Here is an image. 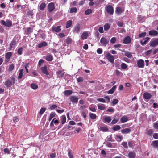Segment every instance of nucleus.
I'll return each instance as SVG.
<instances>
[{
    "instance_id": "f257e3e1",
    "label": "nucleus",
    "mask_w": 158,
    "mask_h": 158,
    "mask_svg": "<svg viewBox=\"0 0 158 158\" xmlns=\"http://www.w3.org/2000/svg\"><path fill=\"white\" fill-rule=\"evenodd\" d=\"M11 79L12 81L7 79L5 82L4 85L7 87H10L12 85V83L13 84H14L15 83V79L14 77H12Z\"/></svg>"
},
{
    "instance_id": "f03ea898",
    "label": "nucleus",
    "mask_w": 158,
    "mask_h": 158,
    "mask_svg": "<svg viewBox=\"0 0 158 158\" xmlns=\"http://www.w3.org/2000/svg\"><path fill=\"white\" fill-rule=\"evenodd\" d=\"M0 23L4 26L9 27L12 26V22L9 20H7L6 21L2 20L1 21Z\"/></svg>"
},
{
    "instance_id": "7ed1b4c3",
    "label": "nucleus",
    "mask_w": 158,
    "mask_h": 158,
    "mask_svg": "<svg viewBox=\"0 0 158 158\" xmlns=\"http://www.w3.org/2000/svg\"><path fill=\"white\" fill-rule=\"evenodd\" d=\"M81 26L80 24L77 23L74 27L73 31L75 33H79L81 30Z\"/></svg>"
},
{
    "instance_id": "20e7f679",
    "label": "nucleus",
    "mask_w": 158,
    "mask_h": 158,
    "mask_svg": "<svg viewBox=\"0 0 158 158\" xmlns=\"http://www.w3.org/2000/svg\"><path fill=\"white\" fill-rule=\"evenodd\" d=\"M150 46L155 47L158 45V38H156L150 41Z\"/></svg>"
},
{
    "instance_id": "39448f33",
    "label": "nucleus",
    "mask_w": 158,
    "mask_h": 158,
    "mask_svg": "<svg viewBox=\"0 0 158 158\" xmlns=\"http://www.w3.org/2000/svg\"><path fill=\"white\" fill-rule=\"evenodd\" d=\"M107 12L110 15H112L114 13L113 7L110 5H109L106 7Z\"/></svg>"
},
{
    "instance_id": "423d86ee",
    "label": "nucleus",
    "mask_w": 158,
    "mask_h": 158,
    "mask_svg": "<svg viewBox=\"0 0 158 158\" xmlns=\"http://www.w3.org/2000/svg\"><path fill=\"white\" fill-rule=\"evenodd\" d=\"M109 40L106 39V38L102 37L101 38L100 42L102 44L103 46H106L108 43Z\"/></svg>"
},
{
    "instance_id": "0eeeda50",
    "label": "nucleus",
    "mask_w": 158,
    "mask_h": 158,
    "mask_svg": "<svg viewBox=\"0 0 158 158\" xmlns=\"http://www.w3.org/2000/svg\"><path fill=\"white\" fill-rule=\"evenodd\" d=\"M48 7L49 12L50 13L55 9V5L53 2L50 3L48 5Z\"/></svg>"
},
{
    "instance_id": "6e6552de",
    "label": "nucleus",
    "mask_w": 158,
    "mask_h": 158,
    "mask_svg": "<svg viewBox=\"0 0 158 158\" xmlns=\"http://www.w3.org/2000/svg\"><path fill=\"white\" fill-rule=\"evenodd\" d=\"M137 65L139 68H143L144 67V63L143 60L140 59L137 62Z\"/></svg>"
},
{
    "instance_id": "1a4fd4ad",
    "label": "nucleus",
    "mask_w": 158,
    "mask_h": 158,
    "mask_svg": "<svg viewBox=\"0 0 158 158\" xmlns=\"http://www.w3.org/2000/svg\"><path fill=\"white\" fill-rule=\"evenodd\" d=\"M106 58L110 62L113 63L114 61V58L111 54L108 53L106 54Z\"/></svg>"
},
{
    "instance_id": "9d476101",
    "label": "nucleus",
    "mask_w": 158,
    "mask_h": 158,
    "mask_svg": "<svg viewBox=\"0 0 158 158\" xmlns=\"http://www.w3.org/2000/svg\"><path fill=\"white\" fill-rule=\"evenodd\" d=\"M40 69L44 74L47 75H49V73L47 70V67L46 65L41 67Z\"/></svg>"
},
{
    "instance_id": "9b49d317",
    "label": "nucleus",
    "mask_w": 158,
    "mask_h": 158,
    "mask_svg": "<svg viewBox=\"0 0 158 158\" xmlns=\"http://www.w3.org/2000/svg\"><path fill=\"white\" fill-rule=\"evenodd\" d=\"M143 97L144 99H149L151 98L152 95L149 93L145 92L143 94Z\"/></svg>"
},
{
    "instance_id": "f8f14e48",
    "label": "nucleus",
    "mask_w": 158,
    "mask_h": 158,
    "mask_svg": "<svg viewBox=\"0 0 158 158\" xmlns=\"http://www.w3.org/2000/svg\"><path fill=\"white\" fill-rule=\"evenodd\" d=\"M131 131V129L129 128H127L121 131V133L123 134H127Z\"/></svg>"
},
{
    "instance_id": "ddd939ff",
    "label": "nucleus",
    "mask_w": 158,
    "mask_h": 158,
    "mask_svg": "<svg viewBox=\"0 0 158 158\" xmlns=\"http://www.w3.org/2000/svg\"><path fill=\"white\" fill-rule=\"evenodd\" d=\"M124 11V9L120 7H117L116 8L115 12L118 15L120 14Z\"/></svg>"
},
{
    "instance_id": "4468645a",
    "label": "nucleus",
    "mask_w": 158,
    "mask_h": 158,
    "mask_svg": "<svg viewBox=\"0 0 158 158\" xmlns=\"http://www.w3.org/2000/svg\"><path fill=\"white\" fill-rule=\"evenodd\" d=\"M70 101L72 103H77L78 100L77 97L75 96H71L70 98Z\"/></svg>"
},
{
    "instance_id": "2eb2a0df",
    "label": "nucleus",
    "mask_w": 158,
    "mask_h": 158,
    "mask_svg": "<svg viewBox=\"0 0 158 158\" xmlns=\"http://www.w3.org/2000/svg\"><path fill=\"white\" fill-rule=\"evenodd\" d=\"M52 30L53 31H55L56 32H60L61 30L60 26H58L57 27H52Z\"/></svg>"
},
{
    "instance_id": "dca6fc26",
    "label": "nucleus",
    "mask_w": 158,
    "mask_h": 158,
    "mask_svg": "<svg viewBox=\"0 0 158 158\" xmlns=\"http://www.w3.org/2000/svg\"><path fill=\"white\" fill-rule=\"evenodd\" d=\"M88 36V33L87 31L84 32L81 35V38L82 40H84L86 39Z\"/></svg>"
},
{
    "instance_id": "f3484780",
    "label": "nucleus",
    "mask_w": 158,
    "mask_h": 158,
    "mask_svg": "<svg viewBox=\"0 0 158 158\" xmlns=\"http://www.w3.org/2000/svg\"><path fill=\"white\" fill-rule=\"evenodd\" d=\"M123 42L124 43L130 44L131 42V39L130 37L129 36H127L124 39Z\"/></svg>"
},
{
    "instance_id": "a211bd4d",
    "label": "nucleus",
    "mask_w": 158,
    "mask_h": 158,
    "mask_svg": "<svg viewBox=\"0 0 158 158\" xmlns=\"http://www.w3.org/2000/svg\"><path fill=\"white\" fill-rule=\"evenodd\" d=\"M44 59L48 61H51L53 60V56L51 55H49L45 56Z\"/></svg>"
},
{
    "instance_id": "6ab92c4d",
    "label": "nucleus",
    "mask_w": 158,
    "mask_h": 158,
    "mask_svg": "<svg viewBox=\"0 0 158 158\" xmlns=\"http://www.w3.org/2000/svg\"><path fill=\"white\" fill-rule=\"evenodd\" d=\"M158 34V32L154 30H152L150 31L149 32V34L151 36H155Z\"/></svg>"
},
{
    "instance_id": "aec40b11",
    "label": "nucleus",
    "mask_w": 158,
    "mask_h": 158,
    "mask_svg": "<svg viewBox=\"0 0 158 158\" xmlns=\"http://www.w3.org/2000/svg\"><path fill=\"white\" fill-rule=\"evenodd\" d=\"M46 7V4L44 2L41 3L39 7V9L41 11L43 10Z\"/></svg>"
},
{
    "instance_id": "412c9836",
    "label": "nucleus",
    "mask_w": 158,
    "mask_h": 158,
    "mask_svg": "<svg viewBox=\"0 0 158 158\" xmlns=\"http://www.w3.org/2000/svg\"><path fill=\"white\" fill-rule=\"evenodd\" d=\"M97 106L98 109L100 110H104L106 108L105 105L104 104H97Z\"/></svg>"
},
{
    "instance_id": "4be33fe9",
    "label": "nucleus",
    "mask_w": 158,
    "mask_h": 158,
    "mask_svg": "<svg viewBox=\"0 0 158 158\" xmlns=\"http://www.w3.org/2000/svg\"><path fill=\"white\" fill-rule=\"evenodd\" d=\"M128 120V118L126 116L124 115L122 116L120 119V121L122 123H124L127 122Z\"/></svg>"
},
{
    "instance_id": "5701e85b",
    "label": "nucleus",
    "mask_w": 158,
    "mask_h": 158,
    "mask_svg": "<svg viewBox=\"0 0 158 158\" xmlns=\"http://www.w3.org/2000/svg\"><path fill=\"white\" fill-rule=\"evenodd\" d=\"M47 42L45 41H43L39 44L38 45V47L39 48H41L43 47H45L47 45Z\"/></svg>"
},
{
    "instance_id": "b1692460",
    "label": "nucleus",
    "mask_w": 158,
    "mask_h": 158,
    "mask_svg": "<svg viewBox=\"0 0 158 158\" xmlns=\"http://www.w3.org/2000/svg\"><path fill=\"white\" fill-rule=\"evenodd\" d=\"M66 117L65 115H62L60 117V121L62 124H64L66 121Z\"/></svg>"
},
{
    "instance_id": "393cba45",
    "label": "nucleus",
    "mask_w": 158,
    "mask_h": 158,
    "mask_svg": "<svg viewBox=\"0 0 158 158\" xmlns=\"http://www.w3.org/2000/svg\"><path fill=\"white\" fill-rule=\"evenodd\" d=\"M104 120L105 122L110 123L111 120V119L110 116H106L104 118Z\"/></svg>"
},
{
    "instance_id": "a878e982",
    "label": "nucleus",
    "mask_w": 158,
    "mask_h": 158,
    "mask_svg": "<svg viewBox=\"0 0 158 158\" xmlns=\"http://www.w3.org/2000/svg\"><path fill=\"white\" fill-rule=\"evenodd\" d=\"M116 88V86H114L110 89L108 91V93L110 94H113Z\"/></svg>"
},
{
    "instance_id": "bb28decb",
    "label": "nucleus",
    "mask_w": 158,
    "mask_h": 158,
    "mask_svg": "<svg viewBox=\"0 0 158 158\" xmlns=\"http://www.w3.org/2000/svg\"><path fill=\"white\" fill-rule=\"evenodd\" d=\"M128 156L129 158H135V154L134 152H131L128 153Z\"/></svg>"
},
{
    "instance_id": "cd10ccee",
    "label": "nucleus",
    "mask_w": 158,
    "mask_h": 158,
    "mask_svg": "<svg viewBox=\"0 0 158 158\" xmlns=\"http://www.w3.org/2000/svg\"><path fill=\"white\" fill-rule=\"evenodd\" d=\"M72 23V21L71 20H69L66 22V28H68L71 27Z\"/></svg>"
},
{
    "instance_id": "c85d7f7f",
    "label": "nucleus",
    "mask_w": 158,
    "mask_h": 158,
    "mask_svg": "<svg viewBox=\"0 0 158 158\" xmlns=\"http://www.w3.org/2000/svg\"><path fill=\"white\" fill-rule=\"evenodd\" d=\"M100 129L104 132L108 131L109 130L108 128L106 126L101 127L100 128Z\"/></svg>"
},
{
    "instance_id": "c756f323",
    "label": "nucleus",
    "mask_w": 158,
    "mask_h": 158,
    "mask_svg": "<svg viewBox=\"0 0 158 158\" xmlns=\"http://www.w3.org/2000/svg\"><path fill=\"white\" fill-rule=\"evenodd\" d=\"M12 52H9L6 53L5 55L6 58L8 59H10L12 55Z\"/></svg>"
},
{
    "instance_id": "7c9ffc66",
    "label": "nucleus",
    "mask_w": 158,
    "mask_h": 158,
    "mask_svg": "<svg viewBox=\"0 0 158 158\" xmlns=\"http://www.w3.org/2000/svg\"><path fill=\"white\" fill-rule=\"evenodd\" d=\"M72 93V91L69 90H65L64 92V94L66 96L70 95Z\"/></svg>"
},
{
    "instance_id": "2f4dec72",
    "label": "nucleus",
    "mask_w": 158,
    "mask_h": 158,
    "mask_svg": "<svg viewBox=\"0 0 158 158\" xmlns=\"http://www.w3.org/2000/svg\"><path fill=\"white\" fill-rule=\"evenodd\" d=\"M149 39L150 38L148 37H147L145 38V39H143L144 40L143 41V40H141L140 41V43L142 45H143L145 44L148 41V40H149Z\"/></svg>"
},
{
    "instance_id": "473e14b6",
    "label": "nucleus",
    "mask_w": 158,
    "mask_h": 158,
    "mask_svg": "<svg viewBox=\"0 0 158 158\" xmlns=\"http://www.w3.org/2000/svg\"><path fill=\"white\" fill-rule=\"evenodd\" d=\"M23 70L22 69H21L19 70V76L18 77V79H20L22 78L23 75Z\"/></svg>"
},
{
    "instance_id": "72a5a7b5",
    "label": "nucleus",
    "mask_w": 158,
    "mask_h": 158,
    "mask_svg": "<svg viewBox=\"0 0 158 158\" xmlns=\"http://www.w3.org/2000/svg\"><path fill=\"white\" fill-rule=\"evenodd\" d=\"M33 31V29L31 27H29L27 28L26 31V34H29Z\"/></svg>"
},
{
    "instance_id": "f704fd0d",
    "label": "nucleus",
    "mask_w": 158,
    "mask_h": 158,
    "mask_svg": "<svg viewBox=\"0 0 158 158\" xmlns=\"http://www.w3.org/2000/svg\"><path fill=\"white\" fill-rule=\"evenodd\" d=\"M121 129V127L119 125H116L112 127V129L114 131H116Z\"/></svg>"
},
{
    "instance_id": "c9c22d12",
    "label": "nucleus",
    "mask_w": 158,
    "mask_h": 158,
    "mask_svg": "<svg viewBox=\"0 0 158 158\" xmlns=\"http://www.w3.org/2000/svg\"><path fill=\"white\" fill-rule=\"evenodd\" d=\"M77 11V9L76 7H72L70 8V13H76Z\"/></svg>"
},
{
    "instance_id": "e433bc0d",
    "label": "nucleus",
    "mask_w": 158,
    "mask_h": 158,
    "mask_svg": "<svg viewBox=\"0 0 158 158\" xmlns=\"http://www.w3.org/2000/svg\"><path fill=\"white\" fill-rule=\"evenodd\" d=\"M89 116L90 118L92 119H94L96 118L97 116L96 115L92 113H89Z\"/></svg>"
},
{
    "instance_id": "4c0bfd02",
    "label": "nucleus",
    "mask_w": 158,
    "mask_h": 158,
    "mask_svg": "<svg viewBox=\"0 0 158 158\" xmlns=\"http://www.w3.org/2000/svg\"><path fill=\"white\" fill-rule=\"evenodd\" d=\"M68 156L69 158H74L73 155L71 150H68Z\"/></svg>"
},
{
    "instance_id": "58836bf2",
    "label": "nucleus",
    "mask_w": 158,
    "mask_h": 158,
    "mask_svg": "<svg viewBox=\"0 0 158 158\" xmlns=\"http://www.w3.org/2000/svg\"><path fill=\"white\" fill-rule=\"evenodd\" d=\"M118 102V100L117 99H114L111 102V105L112 106H114Z\"/></svg>"
},
{
    "instance_id": "ea45409f",
    "label": "nucleus",
    "mask_w": 158,
    "mask_h": 158,
    "mask_svg": "<svg viewBox=\"0 0 158 158\" xmlns=\"http://www.w3.org/2000/svg\"><path fill=\"white\" fill-rule=\"evenodd\" d=\"M104 28L105 31H107L110 28V25L109 24H106L104 26Z\"/></svg>"
},
{
    "instance_id": "a19ab883",
    "label": "nucleus",
    "mask_w": 158,
    "mask_h": 158,
    "mask_svg": "<svg viewBox=\"0 0 158 158\" xmlns=\"http://www.w3.org/2000/svg\"><path fill=\"white\" fill-rule=\"evenodd\" d=\"M31 87L33 89H36L38 88V86L37 85L34 83L31 84Z\"/></svg>"
},
{
    "instance_id": "79ce46f5",
    "label": "nucleus",
    "mask_w": 158,
    "mask_h": 158,
    "mask_svg": "<svg viewBox=\"0 0 158 158\" xmlns=\"http://www.w3.org/2000/svg\"><path fill=\"white\" fill-rule=\"evenodd\" d=\"M152 145L155 148H158V140L153 141L152 143Z\"/></svg>"
},
{
    "instance_id": "37998d69",
    "label": "nucleus",
    "mask_w": 158,
    "mask_h": 158,
    "mask_svg": "<svg viewBox=\"0 0 158 158\" xmlns=\"http://www.w3.org/2000/svg\"><path fill=\"white\" fill-rule=\"evenodd\" d=\"M92 12V10L90 9H88L86 10L85 11V14L86 15H89L91 14Z\"/></svg>"
},
{
    "instance_id": "c03bdc74",
    "label": "nucleus",
    "mask_w": 158,
    "mask_h": 158,
    "mask_svg": "<svg viewBox=\"0 0 158 158\" xmlns=\"http://www.w3.org/2000/svg\"><path fill=\"white\" fill-rule=\"evenodd\" d=\"M46 110V108H42L39 112V114L40 115L42 114Z\"/></svg>"
},
{
    "instance_id": "a18cd8bd",
    "label": "nucleus",
    "mask_w": 158,
    "mask_h": 158,
    "mask_svg": "<svg viewBox=\"0 0 158 158\" xmlns=\"http://www.w3.org/2000/svg\"><path fill=\"white\" fill-rule=\"evenodd\" d=\"M66 43L67 44H71L72 43V39L69 38H68L66 40Z\"/></svg>"
},
{
    "instance_id": "49530a36",
    "label": "nucleus",
    "mask_w": 158,
    "mask_h": 158,
    "mask_svg": "<svg viewBox=\"0 0 158 158\" xmlns=\"http://www.w3.org/2000/svg\"><path fill=\"white\" fill-rule=\"evenodd\" d=\"M116 138L117 139V141L118 142H120L123 139V137L122 136H120L118 135L116 136Z\"/></svg>"
},
{
    "instance_id": "de8ad7c7",
    "label": "nucleus",
    "mask_w": 158,
    "mask_h": 158,
    "mask_svg": "<svg viewBox=\"0 0 158 158\" xmlns=\"http://www.w3.org/2000/svg\"><path fill=\"white\" fill-rule=\"evenodd\" d=\"M23 49L22 47H20L18 49L17 52L19 55L22 54Z\"/></svg>"
},
{
    "instance_id": "09e8293b",
    "label": "nucleus",
    "mask_w": 158,
    "mask_h": 158,
    "mask_svg": "<svg viewBox=\"0 0 158 158\" xmlns=\"http://www.w3.org/2000/svg\"><path fill=\"white\" fill-rule=\"evenodd\" d=\"M44 62V60L43 59H40L38 63V66H41Z\"/></svg>"
},
{
    "instance_id": "8fccbe9b",
    "label": "nucleus",
    "mask_w": 158,
    "mask_h": 158,
    "mask_svg": "<svg viewBox=\"0 0 158 158\" xmlns=\"http://www.w3.org/2000/svg\"><path fill=\"white\" fill-rule=\"evenodd\" d=\"M14 66L13 64H12L9 66L8 70L10 71H12L14 69Z\"/></svg>"
},
{
    "instance_id": "3c124183",
    "label": "nucleus",
    "mask_w": 158,
    "mask_h": 158,
    "mask_svg": "<svg viewBox=\"0 0 158 158\" xmlns=\"http://www.w3.org/2000/svg\"><path fill=\"white\" fill-rule=\"evenodd\" d=\"M118 121V119H116L115 118H114L112 121L111 122V124H116Z\"/></svg>"
},
{
    "instance_id": "603ef678",
    "label": "nucleus",
    "mask_w": 158,
    "mask_h": 158,
    "mask_svg": "<svg viewBox=\"0 0 158 158\" xmlns=\"http://www.w3.org/2000/svg\"><path fill=\"white\" fill-rule=\"evenodd\" d=\"M4 152L5 153L9 154L10 153V150L7 148H5L4 149Z\"/></svg>"
},
{
    "instance_id": "864d4df0",
    "label": "nucleus",
    "mask_w": 158,
    "mask_h": 158,
    "mask_svg": "<svg viewBox=\"0 0 158 158\" xmlns=\"http://www.w3.org/2000/svg\"><path fill=\"white\" fill-rule=\"evenodd\" d=\"M125 55L127 57L131 58L132 57V55L131 53L129 52H126L125 53Z\"/></svg>"
},
{
    "instance_id": "5fc2aeb1",
    "label": "nucleus",
    "mask_w": 158,
    "mask_h": 158,
    "mask_svg": "<svg viewBox=\"0 0 158 158\" xmlns=\"http://www.w3.org/2000/svg\"><path fill=\"white\" fill-rule=\"evenodd\" d=\"M122 145L126 148H127L128 147L127 143L126 142H123Z\"/></svg>"
},
{
    "instance_id": "6e6d98bb",
    "label": "nucleus",
    "mask_w": 158,
    "mask_h": 158,
    "mask_svg": "<svg viewBox=\"0 0 158 158\" xmlns=\"http://www.w3.org/2000/svg\"><path fill=\"white\" fill-rule=\"evenodd\" d=\"M121 67L123 69H125L127 68L126 64L124 63H122L121 65Z\"/></svg>"
},
{
    "instance_id": "4d7b16f0",
    "label": "nucleus",
    "mask_w": 158,
    "mask_h": 158,
    "mask_svg": "<svg viewBox=\"0 0 158 158\" xmlns=\"http://www.w3.org/2000/svg\"><path fill=\"white\" fill-rule=\"evenodd\" d=\"M57 106L56 105L54 104L51 106L49 108L51 110H52L56 109V108H57Z\"/></svg>"
},
{
    "instance_id": "13d9d810",
    "label": "nucleus",
    "mask_w": 158,
    "mask_h": 158,
    "mask_svg": "<svg viewBox=\"0 0 158 158\" xmlns=\"http://www.w3.org/2000/svg\"><path fill=\"white\" fill-rule=\"evenodd\" d=\"M97 100L101 102L105 103L106 102V100L103 98H99L97 99Z\"/></svg>"
},
{
    "instance_id": "bf43d9fd",
    "label": "nucleus",
    "mask_w": 158,
    "mask_h": 158,
    "mask_svg": "<svg viewBox=\"0 0 158 158\" xmlns=\"http://www.w3.org/2000/svg\"><path fill=\"white\" fill-rule=\"evenodd\" d=\"M146 33L145 32H143L139 34V38H142L145 37L146 36Z\"/></svg>"
},
{
    "instance_id": "052dcab7",
    "label": "nucleus",
    "mask_w": 158,
    "mask_h": 158,
    "mask_svg": "<svg viewBox=\"0 0 158 158\" xmlns=\"http://www.w3.org/2000/svg\"><path fill=\"white\" fill-rule=\"evenodd\" d=\"M153 131L152 129H149L147 132V133L148 135H151L153 133Z\"/></svg>"
},
{
    "instance_id": "680f3d73",
    "label": "nucleus",
    "mask_w": 158,
    "mask_h": 158,
    "mask_svg": "<svg viewBox=\"0 0 158 158\" xmlns=\"http://www.w3.org/2000/svg\"><path fill=\"white\" fill-rule=\"evenodd\" d=\"M16 41L14 40H13L12 41L11 43H10V46H12L13 47V46H15V45H16Z\"/></svg>"
},
{
    "instance_id": "e2e57ef3",
    "label": "nucleus",
    "mask_w": 158,
    "mask_h": 158,
    "mask_svg": "<svg viewBox=\"0 0 158 158\" xmlns=\"http://www.w3.org/2000/svg\"><path fill=\"white\" fill-rule=\"evenodd\" d=\"M117 25L120 27H123L124 25L123 23L122 22L118 21L117 23Z\"/></svg>"
},
{
    "instance_id": "0e129e2a",
    "label": "nucleus",
    "mask_w": 158,
    "mask_h": 158,
    "mask_svg": "<svg viewBox=\"0 0 158 158\" xmlns=\"http://www.w3.org/2000/svg\"><path fill=\"white\" fill-rule=\"evenodd\" d=\"M29 63H27L24 66L25 69L26 70L27 73L28 72V68L29 67Z\"/></svg>"
},
{
    "instance_id": "69168bd1",
    "label": "nucleus",
    "mask_w": 158,
    "mask_h": 158,
    "mask_svg": "<svg viewBox=\"0 0 158 158\" xmlns=\"http://www.w3.org/2000/svg\"><path fill=\"white\" fill-rule=\"evenodd\" d=\"M152 51V49L148 50L145 53V55L146 56L150 55Z\"/></svg>"
},
{
    "instance_id": "338daca9",
    "label": "nucleus",
    "mask_w": 158,
    "mask_h": 158,
    "mask_svg": "<svg viewBox=\"0 0 158 158\" xmlns=\"http://www.w3.org/2000/svg\"><path fill=\"white\" fill-rule=\"evenodd\" d=\"M116 41V39L115 37L112 38L110 40V42L112 44H114Z\"/></svg>"
},
{
    "instance_id": "774afa93",
    "label": "nucleus",
    "mask_w": 158,
    "mask_h": 158,
    "mask_svg": "<svg viewBox=\"0 0 158 158\" xmlns=\"http://www.w3.org/2000/svg\"><path fill=\"white\" fill-rule=\"evenodd\" d=\"M153 127L155 128L158 129V123H155L153 125Z\"/></svg>"
}]
</instances>
